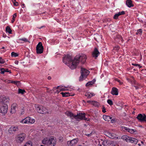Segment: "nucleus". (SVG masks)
I'll return each mask as SVG.
<instances>
[{"mask_svg": "<svg viewBox=\"0 0 146 146\" xmlns=\"http://www.w3.org/2000/svg\"><path fill=\"white\" fill-rule=\"evenodd\" d=\"M8 106L7 103L3 104L0 107V113L2 115H5L7 113Z\"/></svg>", "mask_w": 146, "mask_h": 146, "instance_id": "nucleus-10", "label": "nucleus"}, {"mask_svg": "<svg viewBox=\"0 0 146 146\" xmlns=\"http://www.w3.org/2000/svg\"><path fill=\"white\" fill-rule=\"evenodd\" d=\"M28 117H27L21 120L20 122V123L23 124H29L28 121Z\"/></svg>", "mask_w": 146, "mask_h": 146, "instance_id": "nucleus-27", "label": "nucleus"}, {"mask_svg": "<svg viewBox=\"0 0 146 146\" xmlns=\"http://www.w3.org/2000/svg\"><path fill=\"white\" fill-rule=\"evenodd\" d=\"M117 144V142L115 141H110V146H115Z\"/></svg>", "mask_w": 146, "mask_h": 146, "instance_id": "nucleus-33", "label": "nucleus"}, {"mask_svg": "<svg viewBox=\"0 0 146 146\" xmlns=\"http://www.w3.org/2000/svg\"><path fill=\"white\" fill-rule=\"evenodd\" d=\"M136 89H137L138 88V87L136 86H134Z\"/></svg>", "mask_w": 146, "mask_h": 146, "instance_id": "nucleus-56", "label": "nucleus"}, {"mask_svg": "<svg viewBox=\"0 0 146 146\" xmlns=\"http://www.w3.org/2000/svg\"><path fill=\"white\" fill-rule=\"evenodd\" d=\"M104 134L106 135L110 138L115 139H120V137H117L115 134L112 133L108 131L105 132Z\"/></svg>", "mask_w": 146, "mask_h": 146, "instance_id": "nucleus-13", "label": "nucleus"}, {"mask_svg": "<svg viewBox=\"0 0 146 146\" xmlns=\"http://www.w3.org/2000/svg\"><path fill=\"white\" fill-rule=\"evenodd\" d=\"M9 99L3 96L0 97V106H1L6 103H7L9 102Z\"/></svg>", "mask_w": 146, "mask_h": 146, "instance_id": "nucleus-12", "label": "nucleus"}, {"mask_svg": "<svg viewBox=\"0 0 146 146\" xmlns=\"http://www.w3.org/2000/svg\"><path fill=\"white\" fill-rule=\"evenodd\" d=\"M48 79L49 80H50L51 79V77H48Z\"/></svg>", "mask_w": 146, "mask_h": 146, "instance_id": "nucleus-59", "label": "nucleus"}, {"mask_svg": "<svg viewBox=\"0 0 146 146\" xmlns=\"http://www.w3.org/2000/svg\"><path fill=\"white\" fill-rule=\"evenodd\" d=\"M125 13V11H123L121 12H119L118 13L115 14L113 17L114 19H117L118 17L119 16L124 14Z\"/></svg>", "mask_w": 146, "mask_h": 146, "instance_id": "nucleus-24", "label": "nucleus"}, {"mask_svg": "<svg viewBox=\"0 0 146 146\" xmlns=\"http://www.w3.org/2000/svg\"><path fill=\"white\" fill-rule=\"evenodd\" d=\"M23 146H33V145L31 142H28L26 143Z\"/></svg>", "mask_w": 146, "mask_h": 146, "instance_id": "nucleus-37", "label": "nucleus"}, {"mask_svg": "<svg viewBox=\"0 0 146 146\" xmlns=\"http://www.w3.org/2000/svg\"><path fill=\"white\" fill-rule=\"evenodd\" d=\"M18 130V127L16 126H12L8 130L10 134H12L13 132H15Z\"/></svg>", "mask_w": 146, "mask_h": 146, "instance_id": "nucleus-16", "label": "nucleus"}, {"mask_svg": "<svg viewBox=\"0 0 146 146\" xmlns=\"http://www.w3.org/2000/svg\"><path fill=\"white\" fill-rule=\"evenodd\" d=\"M116 81L118 82L120 85L122 84L123 83L122 82H121L120 81V80H118V79H116Z\"/></svg>", "mask_w": 146, "mask_h": 146, "instance_id": "nucleus-46", "label": "nucleus"}, {"mask_svg": "<svg viewBox=\"0 0 146 146\" xmlns=\"http://www.w3.org/2000/svg\"><path fill=\"white\" fill-rule=\"evenodd\" d=\"M141 144H142V145H141V146H144L143 145H144V142L143 141H141Z\"/></svg>", "mask_w": 146, "mask_h": 146, "instance_id": "nucleus-51", "label": "nucleus"}, {"mask_svg": "<svg viewBox=\"0 0 146 146\" xmlns=\"http://www.w3.org/2000/svg\"><path fill=\"white\" fill-rule=\"evenodd\" d=\"M6 31L9 34L11 33V30L10 29V28L8 26H7L6 27Z\"/></svg>", "mask_w": 146, "mask_h": 146, "instance_id": "nucleus-34", "label": "nucleus"}, {"mask_svg": "<svg viewBox=\"0 0 146 146\" xmlns=\"http://www.w3.org/2000/svg\"><path fill=\"white\" fill-rule=\"evenodd\" d=\"M2 48L3 49H4V47H3Z\"/></svg>", "mask_w": 146, "mask_h": 146, "instance_id": "nucleus-64", "label": "nucleus"}, {"mask_svg": "<svg viewBox=\"0 0 146 146\" xmlns=\"http://www.w3.org/2000/svg\"><path fill=\"white\" fill-rule=\"evenodd\" d=\"M28 117H27L21 120L20 122V123L23 124H29L28 121Z\"/></svg>", "mask_w": 146, "mask_h": 146, "instance_id": "nucleus-26", "label": "nucleus"}, {"mask_svg": "<svg viewBox=\"0 0 146 146\" xmlns=\"http://www.w3.org/2000/svg\"><path fill=\"white\" fill-rule=\"evenodd\" d=\"M107 102L110 105H111L113 104L112 101L110 100H107Z\"/></svg>", "mask_w": 146, "mask_h": 146, "instance_id": "nucleus-41", "label": "nucleus"}, {"mask_svg": "<svg viewBox=\"0 0 146 146\" xmlns=\"http://www.w3.org/2000/svg\"><path fill=\"white\" fill-rule=\"evenodd\" d=\"M137 118L140 121H143L146 122V115L144 114H139L138 115L137 117Z\"/></svg>", "mask_w": 146, "mask_h": 146, "instance_id": "nucleus-15", "label": "nucleus"}, {"mask_svg": "<svg viewBox=\"0 0 146 146\" xmlns=\"http://www.w3.org/2000/svg\"><path fill=\"white\" fill-rule=\"evenodd\" d=\"M61 94L62 95L63 97H68L69 96H74L75 95V94L72 93H69V92H61Z\"/></svg>", "mask_w": 146, "mask_h": 146, "instance_id": "nucleus-20", "label": "nucleus"}, {"mask_svg": "<svg viewBox=\"0 0 146 146\" xmlns=\"http://www.w3.org/2000/svg\"><path fill=\"white\" fill-rule=\"evenodd\" d=\"M119 49V47L118 46H117V48H114V50H118Z\"/></svg>", "mask_w": 146, "mask_h": 146, "instance_id": "nucleus-50", "label": "nucleus"}, {"mask_svg": "<svg viewBox=\"0 0 146 146\" xmlns=\"http://www.w3.org/2000/svg\"><path fill=\"white\" fill-rule=\"evenodd\" d=\"M68 116L70 117L71 118H74L75 115H74L71 112L67 111L65 113Z\"/></svg>", "mask_w": 146, "mask_h": 146, "instance_id": "nucleus-25", "label": "nucleus"}, {"mask_svg": "<svg viewBox=\"0 0 146 146\" xmlns=\"http://www.w3.org/2000/svg\"><path fill=\"white\" fill-rule=\"evenodd\" d=\"M102 143L104 146H110V141L107 140H104L103 141L101 140Z\"/></svg>", "mask_w": 146, "mask_h": 146, "instance_id": "nucleus-23", "label": "nucleus"}, {"mask_svg": "<svg viewBox=\"0 0 146 146\" xmlns=\"http://www.w3.org/2000/svg\"><path fill=\"white\" fill-rule=\"evenodd\" d=\"M5 63V61L1 57H0V64H4Z\"/></svg>", "mask_w": 146, "mask_h": 146, "instance_id": "nucleus-43", "label": "nucleus"}, {"mask_svg": "<svg viewBox=\"0 0 146 146\" xmlns=\"http://www.w3.org/2000/svg\"><path fill=\"white\" fill-rule=\"evenodd\" d=\"M81 76L80 77V80H81L85 78L90 73V72L85 68H82L81 70Z\"/></svg>", "mask_w": 146, "mask_h": 146, "instance_id": "nucleus-8", "label": "nucleus"}, {"mask_svg": "<svg viewBox=\"0 0 146 146\" xmlns=\"http://www.w3.org/2000/svg\"><path fill=\"white\" fill-rule=\"evenodd\" d=\"M57 89L56 92L58 93H59L60 91H71L74 90L73 87L71 86H68V87L59 86L57 87Z\"/></svg>", "mask_w": 146, "mask_h": 146, "instance_id": "nucleus-5", "label": "nucleus"}, {"mask_svg": "<svg viewBox=\"0 0 146 146\" xmlns=\"http://www.w3.org/2000/svg\"><path fill=\"white\" fill-rule=\"evenodd\" d=\"M19 41H23L25 42H29V40L26 38H20L19 39Z\"/></svg>", "mask_w": 146, "mask_h": 146, "instance_id": "nucleus-35", "label": "nucleus"}, {"mask_svg": "<svg viewBox=\"0 0 146 146\" xmlns=\"http://www.w3.org/2000/svg\"><path fill=\"white\" fill-rule=\"evenodd\" d=\"M100 53L99 52L98 49L96 48H95L92 53V56L93 57L96 59Z\"/></svg>", "mask_w": 146, "mask_h": 146, "instance_id": "nucleus-19", "label": "nucleus"}, {"mask_svg": "<svg viewBox=\"0 0 146 146\" xmlns=\"http://www.w3.org/2000/svg\"><path fill=\"white\" fill-rule=\"evenodd\" d=\"M114 120H113V119H112L111 121V122H113V121H114Z\"/></svg>", "mask_w": 146, "mask_h": 146, "instance_id": "nucleus-63", "label": "nucleus"}, {"mask_svg": "<svg viewBox=\"0 0 146 146\" xmlns=\"http://www.w3.org/2000/svg\"><path fill=\"white\" fill-rule=\"evenodd\" d=\"M102 111L104 113H105L106 112V111L105 110V109H104L102 110Z\"/></svg>", "mask_w": 146, "mask_h": 146, "instance_id": "nucleus-53", "label": "nucleus"}, {"mask_svg": "<svg viewBox=\"0 0 146 146\" xmlns=\"http://www.w3.org/2000/svg\"><path fill=\"white\" fill-rule=\"evenodd\" d=\"M132 65H133V66H138L139 68H140L141 67V66L140 65L138 64H135L132 63Z\"/></svg>", "mask_w": 146, "mask_h": 146, "instance_id": "nucleus-44", "label": "nucleus"}, {"mask_svg": "<svg viewBox=\"0 0 146 146\" xmlns=\"http://www.w3.org/2000/svg\"><path fill=\"white\" fill-rule=\"evenodd\" d=\"M122 128L123 130H126L131 134H135L137 132L136 130L135 129H129L125 127H122Z\"/></svg>", "mask_w": 146, "mask_h": 146, "instance_id": "nucleus-18", "label": "nucleus"}, {"mask_svg": "<svg viewBox=\"0 0 146 146\" xmlns=\"http://www.w3.org/2000/svg\"><path fill=\"white\" fill-rule=\"evenodd\" d=\"M43 27V26H42V27H40L38 28L39 29H40L42 28V27Z\"/></svg>", "mask_w": 146, "mask_h": 146, "instance_id": "nucleus-60", "label": "nucleus"}, {"mask_svg": "<svg viewBox=\"0 0 146 146\" xmlns=\"http://www.w3.org/2000/svg\"><path fill=\"white\" fill-rule=\"evenodd\" d=\"M121 139L127 142L134 143L136 144L138 140L134 138L131 137L127 135H124L121 137Z\"/></svg>", "mask_w": 146, "mask_h": 146, "instance_id": "nucleus-4", "label": "nucleus"}, {"mask_svg": "<svg viewBox=\"0 0 146 146\" xmlns=\"http://www.w3.org/2000/svg\"><path fill=\"white\" fill-rule=\"evenodd\" d=\"M43 47L41 42H39L36 47V50L37 54L42 53L43 51Z\"/></svg>", "mask_w": 146, "mask_h": 146, "instance_id": "nucleus-11", "label": "nucleus"}, {"mask_svg": "<svg viewBox=\"0 0 146 146\" xmlns=\"http://www.w3.org/2000/svg\"><path fill=\"white\" fill-rule=\"evenodd\" d=\"M14 5L15 6H17L18 5V3L17 2H16L13 3Z\"/></svg>", "mask_w": 146, "mask_h": 146, "instance_id": "nucleus-48", "label": "nucleus"}, {"mask_svg": "<svg viewBox=\"0 0 146 146\" xmlns=\"http://www.w3.org/2000/svg\"><path fill=\"white\" fill-rule=\"evenodd\" d=\"M92 104L96 106H98L99 105V103L96 101H93Z\"/></svg>", "mask_w": 146, "mask_h": 146, "instance_id": "nucleus-36", "label": "nucleus"}, {"mask_svg": "<svg viewBox=\"0 0 146 146\" xmlns=\"http://www.w3.org/2000/svg\"><path fill=\"white\" fill-rule=\"evenodd\" d=\"M0 70L1 71V73L2 74H4L5 72H9L10 73H11L10 71L8 70L7 69H5L3 68H2Z\"/></svg>", "mask_w": 146, "mask_h": 146, "instance_id": "nucleus-32", "label": "nucleus"}, {"mask_svg": "<svg viewBox=\"0 0 146 146\" xmlns=\"http://www.w3.org/2000/svg\"><path fill=\"white\" fill-rule=\"evenodd\" d=\"M138 145L139 146H141V145L140 144H138Z\"/></svg>", "mask_w": 146, "mask_h": 146, "instance_id": "nucleus-61", "label": "nucleus"}, {"mask_svg": "<svg viewBox=\"0 0 146 146\" xmlns=\"http://www.w3.org/2000/svg\"><path fill=\"white\" fill-rule=\"evenodd\" d=\"M11 56L12 57H17L18 56V54L14 52H12L11 53Z\"/></svg>", "mask_w": 146, "mask_h": 146, "instance_id": "nucleus-38", "label": "nucleus"}, {"mask_svg": "<svg viewBox=\"0 0 146 146\" xmlns=\"http://www.w3.org/2000/svg\"><path fill=\"white\" fill-rule=\"evenodd\" d=\"M25 135L22 133L17 135L15 138V141L18 143H21L25 139Z\"/></svg>", "mask_w": 146, "mask_h": 146, "instance_id": "nucleus-6", "label": "nucleus"}, {"mask_svg": "<svg viewBox=\"0 0 146 146\" xmlns=\"http://www.w3.org/2000/svg\"><path fill=\"white\" fill-rule=\"evenodd\" d=\"M25 92V91L23 90L19 89L18 90V93L19 94H23Z\"/></svg>", "mask_w": 146, "mask_h": 146, "instance_id": "nucleus-39", "label": "nucleus"}, {"mask_svg": "<svg viewBox=\"0 0 146 146\" xmlns=\"http://www.w3.org/2000/svg\"><path fill=\"white\" fill-rule=\"evenodd\" d=\"M85 113H81L77 114L74 117V119L76 120L79 121L80 120L84 119L85 120L88 121L89 119L85 117Z\"/></svg>", "mask_w": 146, "mask_h": 146, "instance_id": "nucleus-9", "label": "nucleus"}, {"mask_svg": "<svg viewBox=\"0 0 146 146\" xmlns=\"http://www.w3.org/2000/svg\"><path fill=\"white\" fill-rule=\"evenodd\" d=\"M142 30L141 29H139L137 30V32L136 33L137 35H141L142 33Z\"/></svg>", "mask_w": 146, "mask_h": 146, "instance_id": "nucleus-42", "label": "nucleus"}, {"mask_svg": "<svg viewBox=\"0 0 146 146\" xmlns=\"http://www.w3.org/2000/svg\"><path fill=\"white\" fill-rule=\"evenodd\" d=\"M87 58L86 56V54H82L76 56L74 58V61L73 62L74 64L71 67L72 68H75L79 62H80L82 63H84L86 61Z\"/></svg>", "mask_w": 146, "mask_h": 146, "instance_id": "nucleus-1", "label": "nucleus"}, {"mask_svg": "<svg viewBox=\"0 0 146 146\" xmlns=\"http://www.w3.org/2000/svg\"><path fill=\"white\" fill-rule=\"evenodd\" d=\"M14 81H10L9 82L10 83H13Z\"/></svg>", "mask_w": 146, "mask_h": 146, "instance_id": "nucleus-54", "label": "nucleus"}, {"mask_svg": "<svg viewBox=\"0 0 146 146\" xmlns=\"http://www.w3.org/2000/svg\"><path fill=\"white\" fill-rule=\"evenodd\" d=\"M111 93L113 95H118V89L115 87H113L112 89Z\"/></svg>", "mask_w": 146, "mask_h": 146, "instance_id": "nucleus-21", "label": "nucleus"}, {"mask_svg": "<svg viewBox=\"0 0 146 146\" xmlns=\"http://www.w3.org/2000/svg\"><path fill=\"white\" fill-rule=\"evenodd\" d=\"M93 101H90L88 100L87 101V102L89 103H90L91 104H92V103L93 102Z\"/></svg>", "mask_w": 146, "mask_h": 146, "instance_id": "nucleus-47", "label": "nucleus"}, {"mask_svg": "<svg viewBox=\"0 0 146 146\" xmlns=\"http://www.w3.org/2000/svg\"><path fill=\"white\" fill-rule=\"evenodd\" d=\"M24 111H24V110L23 108L21 110V111L20 112V113H21V115H22L24 113Z\"/></svg>", "mask_w": 146, "mask_h": 146, "instance_id": "nucleus-45", "label": "nucleus"}, {"mask_svg": "<svg viewBox=\"0 0 146 146\" xmlns=\"http://www.w3.org/2000/svg\"><path fill=\"white\" fill-rule=\"evenodd\" d=\"M35 107L36 111L39 113L43 114L48 113V110L42 106L35 105Z\"/></svg>", "mask_w": 146, "mask_h": 146, "instance_id": "nucleus-7", "label": "nucleus"}, {"mask_svg": "<svg viewBox=\"0 0 146 146\" xmlns=\"http://www.w3.org/2000/svg\"><path fill=\"white\" fill-rule=\"evenodd\" d=\"M13 84H15L17 86H20V83L19 81H14Z\"/></svg>", "mask_w": 146, "mask_h": 146, "instance_id": "nucleus-40", "label": "nucleus"}, {"mask_svg": "<svg viewBox=\"0 0 146 146\" xmlns=\"http://www.w3.org/2000/svg\"><path fill=\"white\" fill-rule=\"evenodd\" d=\"M28 118L29 119L28 120L29 124H33L35 123V120L34 119H33L30 117H28Z\"/></svg>", "mask_w": 146, "mask_h": 146, "instance_id": "nucleus-31", "label": "nucleus"}, {"mask_svg": "<svg viewBox=\"0 0 146 146\" xmlns=\"http://www.w3.org/2000/svg\"><path fill=\"white\" fill-rule=\"evenodd\" d=\"M14 21H15V19L12 18V20H11V23H13V22H14Z\"/></svg>", "mask_w": 146, "mask_h": 146, "instance_id": "nucleus-52", "label": "nucleus"}, {"mask_svg": "<svg viewBox=\"0 0 146 146\" xmlns=\"http://www.w3.org/2000/svg\"><path fill=\"white\" fill-rule=\"evenodd\" d=\"M16 16H17V15H16V13H15L14 14V15H13V18L15 19V18H16Z\"/></svg>", "mask_w": 146, "mask_h": 146, "instance_id": "nucleus-49", "label": "nucleus"}, {"mask_svg": "<svg viewBox=\"0 0 146 146\" xmlns=\"http://www.w3.org/2000/svg\"><path fill=\"white\" fill-rule=\"evenodd\" d=\"M22 8H24L25 7V4H23L22 5Z\"/></svg>", "mask_w": 146, "mask_h": 146, "instance_id": "nucleus-57", "label": "nucleus"}, {"mask_svg": "<svg viewBox=\"0 0 146 146\" xmlns=\"http://www.w3.org/2000/svg\"><path fill=\"white\" fill-rule=\"evenodd\" d=\"M91 134L90 133V134H87V135H86L88 136H90V135H91Z\"/></svg>", "mask_w": 146, "mask_h": 146, "instance_id": "nucleus-58", "label": "nucleus"}, {"mask_svg": "<svg viewBox=\"0 0 146 146\" xmlns=\"http://www.w3.org/2000/svg\"><path fill=\"white\" fill-rule=\"evenodd\" d=\"M96 82V80L94 79L92 81H90L87 82L86 85V87H90L93 84H94Z\"/></svg>", "mask_w": 146, "mask_h": 146, "instance_id": "nucleus-28", "label": "nucleus"}, {"mask_svg": "<svg viewBox=\"0 0 146 146\" xmlns=\"http://www.w3.org/2000/svg\"><path fill=\"white\" fill-rule=\"evenodd\" d=\"M78 141V139H74L71 141H68L67 142V144L68 146H73L76 144Z\"/></svg>", "mask_w": 146, "mask_h": 146, "instance_id": "nucleus-14", "label": "nucleus"}, {"mask_svg": "<svg viewBox=\"0 0 146 146\" xmlns=\"http://www.w3.org/2000/svg\"><path fill=\"white\" fill-rule=\"evenodd\" d=\"M126 4L129 7H133V5L131 0H127L126 1Z\"/></svg>", "mask_w": 146, "mask_h": 146, "instance_id": "nucleus-29", "label": "nucleus"}, {"mask_svg": "<svg viewBox=\"0 0 146 146\" xmlns=\"http://www.w3.org/2000/svg\"><path fill=\"white\" fill-rule=\"evenodd\" d=\"M42 143L48 145L55 146L56 144V140L55 138L53 137L44 138L42 141Z\"/></svg>", "mask_w": 146, "mask_h": 146, "instance_id": "nucleus-3", "label": "nucleus"}, {"mask_svg": "<svg viewBox=\"0 0 146 146\" xmlns=\"http://www.w3.org/2000/svg\"><path fill=\"white\" fill-rule=\"evenodd\" d=\"M95 94L93 93L90 92H86L85 94V96L88 98H90L95 96Z\"/></svg>", "mask_w": 146, "mask_h": 146, "instance_id": "nucleus-22", "label": "nucleus"}, {"mask_svg": "<svg viewBox=\"0 0 146 146\" xmlns=\"http://www.w3.org/2000/svg\"><path fill=\"white\" fill-rule=\"evenodd\" d=\"M103 118L106 121H109L112 119V117L110 116L105 115L103 116Z\"/></svg>", "mask_w": 146, "mask_h": 146, "instance_id": "nucleus-30", "label": "nucleus"}, {"mask_svg": "<svg viewBox=\"0 0 146 146\" xmlns=\"http://www.w3.org/2000/svg\"><path fill=\"white\" fill-rule=\"evenodd\" d=\"M98 145H99L100 146H102V145L101 144H99Z\"/></svg>", "mask_w": 146, "mask_h": 146, "instance_id": "nucleus-62", "label": "nucleus"}, {"mask_svg": "<svg viewBox=\"0 0 146 146\" xmlns=\"http://www.w3.org/2000/svg\"><path fill=\"white\" fill-rule=\"evenodd\" d=\"M74 61V59H72L70 56L68 55H65L63 58V62L65 64L67 65L69 68L72 69L74 68H72L71 66H72L74 63L73 62Z\"/></svg>", "mask_w": 146, "mask_h": 146, "instance_id": "nucleus-2", "label": "nucleus"}, {"mask_svg": "<svg viewBox=\"0 0 146 146\" xmlns=\"http://www.w3.org/2000/svg\"><path fill=\"white\" fill-rule=\"evenodd\" d=\"M12 1L13 3H14L15 2H16V0H12Z\"/></svg>", "mask_w": 146, "mask_h": 146, "instance_id": "nucleus-55", "label": "nucleus"}, {"mask_svg": "<svg viewBox=\"0 0 146 146\" xmlns=\"http://www.w3.org/2000/svg\"><path fill=\"white\" fill-rule=\"evenodd\" d=\"M17 106V104L16 103H14L12 105L10 111L11 113L13 114L15 113Z\"/></svg>", "mask_w": 146, "mask_h": 146, "instance_id": "nucleus-17", "label": "nucleus"}]
</instances>
